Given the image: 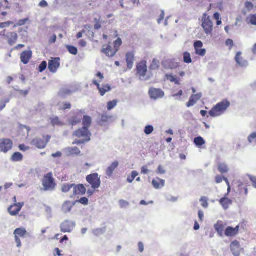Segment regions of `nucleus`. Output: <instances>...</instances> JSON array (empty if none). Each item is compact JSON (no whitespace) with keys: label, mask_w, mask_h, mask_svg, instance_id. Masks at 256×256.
Wrapping results in <instances>:
<instances>
[{"label":"nucleus","mask_w":256,"mask_h":256,"mask_svg":"<svg viewBox=\"0 0 256 256\" xmlns=\"http://www.w3.org/2000/svg\"><path fill=\"white\" fill-rule=\"evenodd\" d=\"M42 184L44 190V191H52L54 190L56 184L52 173H48L44 176Z\"/></svg>","instance_id":"obj_1"},{"label":"nucleus","mask_w":256,"mask_h":256,"mask_svg":"<svg viewBox=\"0 0 256 256\" xmlns=\"http://www.w3.org/2000/svg\"><path fill=\"white\" fill-rule=\"evenodd\" d=\"M86 180L93 189L98 188L100 186V178L98 173L95 172L87 176Z\"/></svg>","instance_id":"obj_2"},{"label":"nucleus","mask_w":256,"mask_h":256,"mask_svg":"<svg viewBox=\"0 0 256 256\" xmlns=\"http://www.w3.org/2000/svg\"><path fill=\"white\" fill-rule=\"evenodd\" d=\"M148 94L151 99L156 100L162 98L164 93L161 89L150 88L148 90Z\"/></svg>","instance_id":"obj_3"},{"label":"nucleus","mask_w":256,"mask_h":256,"mask_svg":"<svg viewBox=\"0 0 256 256\" xmlns=\"http://www.w3.org/2000/svg\"><path fill=\"white\" fill-rule=\"evenodd\" d=\"M75 226L74 222L66 220L60 224V228L62 232H70Z\"/></svg>","instance_id":"obj_4"},{"label":"nucleus","mask_w":256,"mask_h":256,"mask_svg":"<svg viewBox=\"0 0 256 256\" xmlns=\"http://www.w3.org/2000/svg\"><path fill=\"white\" fill-rule=\"evenodd\" d=\"M12 142L10 139H0V150L3 152H7L12 148Z\"/></svg>","instance_id":"obj_5"},{"label":"nucleus","mask_w":256,"mask_h":256,"mask_svg":"<svg viewBox=\"0 0 256 256\" xmlns=\"http://www.w3.org/2000/svg\"><path fill=\"white\" fill-rule=\"evenodd\" d=\"M24 206V202L14 203L13 205H11L8 208V212L11 216H16Z\"/></svg>","instance_id":"obj_6"},{"label":"nucleus","mask_w":256,"mask_h":256,"mask_svg":"<svg viewBox=\"0 0 256 256\" xmlns=\"http://www.w3.org/2000/svg\"><path fill=\"white\" fill-rule=\"evenodd\" d=\"M60 58H52L48 62V69L52 72L55 73L60 66Z\"/></svg>","instance_id":"obj_7"},{"label":"nucleus","mask_w":256,"mask_h":256,"mask_svg":"<svg viewBox=\"0 0 256 256\" xmlns=\"http://www.w3.org/2000/svg\"><path fill=\"white\" fill-rule=\"evenodd\" d=\"M74 136L78 138L86 137L87 138H90L92 134L88 130V128L83 126L82 128L76 130L74 132Z\"/></svg>","instance_id":"obj_8"},{"label":"nucleus","mask_w":256,"mask_h":256,"mask_svg":"<svg viewBox=\"0 0 256 256\" xmlns=\"http://www.w3.org/2000/svg\"><path fill=\"white\" fill-rule=\"evenodd\" d=\"M212 23L211 20L209 18H208L202 20V26L207 35L212 34Z\"/></svg>","instance_id":"obj_9"},{"label":"nucleus","mask_w":256,"mask_h":256,"mask_svg":"<svg viewBox=\"0 0 256 256\" xmlns=\"http://www.w3.org/2000/svg\"><path fill=\"white\" fill-rule=\"evenodd\" d=\"M47 143L48 141H46L44 140L41 139L40 138H36L32 141V145L40 149L44 148Z\"/></svg>","instance_id":"obj_10"},{"label":"nucleus","mask_w":256,"mask_h":256,"mask_svg":"<svg viewBox=\"0 0 256 256\" xmlns=\"http://www.w3.org/2000/svg\"><path fill=\"white\" fill-rule=\"evenodd\" d=\"M67 156L79 155L81 152L78 147H68L64 150Z\"/></svg>","instance_id":"obj_11"},{"label":"nucleus","mask_w":256,"mask_h":256,"mask_svg":"<svg viewBox=\"0 0 256 256\" xmlns=\"http://www.w3.org/2000/svg\"><path fill=\"white\" fill-rule=\"evenodd\" d=\"M86 188L82 184H74V195H84L86 192Z\"/></svg>","instance_id":"obj_12"},{"label":"nucleus","mask_w":256,"mask_h":256,"mask_svg":"<svg viewBox=\"0 0 256 256\" xmlns=\"http://www.w3.org/2000/svg\"><path fill=\"white\" fill-rule=\"evenodd\" d=\"M147 72V66L146 62L144 63H140L137 66V73L140 76L144 78Z\"/></svg>","instance_id":"obj_13"},{"label":"nucleus","mask_w":256,"mask_h":256,"mask_svg":"<svg viewBox=\"0 0 256 256\" xmlns=\"http://www.w3.org/2000/svg\"><path fill=\"white\" fill-rule=\"evenodd\" d=\"M239 231V226H237L236 228L228 226L226 228L224 234L226 236H236Z\"/></svg>","instance_id":"obj_14"},{"label":"nucleus","mask_w":256,"mask_h":256,"mask_svg":"<svg viewBox=\"0 0 256 256\" xmlns=\"http://www.w3.org/2000/svg\"><path fill=\"white\" fill-rule=\"evenodd\" d=\"M32 56V52L31 50H26L22 52L20 55L21 62L24 64H28Z\"/></svg>","instance_id":"obj_15"},{"label":"nucleus","mask_w":256,"mask_h":256,"mask_svg":"<svg viewBox=\"0 0 256 256\" xmlns=\"http://www.w3.org/2000/svg\"><path fill=\"white\" fill-rule=\"evenodd\" d=\"M118 49L113 48L110 46H107L106 48H103L102 50V52L105 54L108 57H113L115 56Z\"/></svg>","instance_id":"obj_16"},{"label":"nucleus","mask_w":256,"mask_h":256,"mask_svg":"<svg viewBox=\"0 0 256 256\" xmlns=\"http://www.w3.org/2000/svg\"><path fill=\"white\" fill-rule=\"evenodd\" d=\"M76 204V202H72L70 201L65 202L62 206V211L64 214H66L71 211L74 206Z\"/></svg>","instance_id":"obj_17"},{"label":"nucleus","mask_w":256,"mask_h":256,"mask_svg":"<svg viewBox=\"0 0 256 256\" xmlns=\"http://www.w3.org/2000/svg\"><path fill=\"white\" fill-rule=\"evenodd\" d=\"M230 106V102L227 100H223L216 104L215 107L220 112H224Z\"/></svg>","instance_id":"obj_18"},{"label":"nucleus","mask_w":256,"mask_h":256,"mask_svg":"<svg viewBox=\"0 0 256 256\" xmlns=\"http://www.w3.org/2000/svg\"><path fill=\"white\" fill-rule=\"evenodd\" d=\"M242 52H238L235 57V60L236 63L242 67L246 66L248 64L247 61L245 60L242 57H240L242 55Z\"/></svg>","instance_id":"obj_19"},{"label":"nucleus","mask_w":256,"mask_h":256,"mask_svg":"<svg viewBox=\"0 0 256 256\" xmlns=\"http://www.w3.org/2000/svg\"><path fill=\"white\" fill-rule=\"evenodd\" d=\"M134 60V54L132 52H128L126 54V61L128 69L130 70L133 67Z\"/></svg>","instance_id":"obj_20"},{"label":"nucleus","mask_w":256,"mask_h":256,"mask_svg":"<svg viewBox=\"0 0 256 256\" xmlns=\"http://www.w3.org/2000/svg\"><path fill=\"white\" fill-rule=\"evenodd\" d=\"M119 163L118 161H115L112 163V164L109 166L106 170V174L107 176L110 177L112 176L114 170L118 166Z\"/></svg>","instance_id":"obj_21"},{"label":"nucleus","mask_w":256,"mask_h":256,"mask_svg":"<svg viewBox=\"0 0 256 256\" xmlns=\"http://www.w3.org/2000/svg\"><path fill=\"white\" fill-rule=\"evenodd\" d=\"M220 203L222 204L224 210H227L229 206L232 204V200H230L226 196L220 199L219 200Z\"/></svg>","instance_id":"obj_22"},{"label":"nucleus","mask_w":256,"mask_h":256,"mask_svg":"<svg viewBox=\"0 0 256 256\" xmlns=\"http://www.w3.org/2000/svg\"><path fill=\"white\" fill-rule=\"evenodd\" d=\"M8 42L10 45H13L17 40L18 36L16 33L15 32H10L8 35Z\"/></svg>","instance_id":"obj_23"},{"label":"nucleus","mask_w":256,"mask_h":256,"mask_svg":"<svg viewBox=\"0 0 256 256\" xmlns=\"http://www.w3.org/2000/svg\"><path fill=\"white\" fill-rule=\"evenodd\" d=\"M72 94V90L66 88H60L58 95L60 96L65 98Z\"/></svg>","instance_id":"obj_24"},{"label":"nucleus","mask_w":256,"mask_h":256,"mask_svg":"<svg viewBox=\"0 0 256 256\" xmlns=\"http://www.w3.org/2000/svg\"><path fill=\"white\" fill-rule=\"evenodd\" d=\"M112 118L110 115H108L106 113H103L101 115L100 120L99 124L103 126L104 123L107 122Z\"/></svg>","instance_id":"obj_25"},{"label":"nucleus","mask_w":256,"mask_h":256,"mask_svg":"<svg viewBox=\"0 0 256 256\" xmlns=\"http://www.w3.org/2000/svg\"><path fill=\"white\" fill-rule=\"evenodd\" d=\"M92 118L88 116H84L83 118V126L88 128L92 124Z\"/></svg>","instance_id":"obj_26"},{"label":"nucleus","mask_w":256,"mask_h":256,"mask_svg":"<svg viewBox=\"0 0 256 256\" xmlns=\"http://www.w3.org/2000/svg\"><path fill=\"white\" fill-rule=\"evenodd\" d=\"M27 234V232L25 228H18L14 231L15 236L24 237Z\"/></svg>","instance_id":"obj_27"},{"label":"nucleus","mask_w":256,"mask_h":256,"mask_svg":"<svg viewBox=\"0 0 256 256\" xmlns=\"http://www.w3.org/2000/svg\"><path fill=\"white\" fill-rule=\"evenodd\" d=\"M23 156L19 152H14L11 157V160L13 162H20L22 160Z\"/></svg>","instance_id":"obj_28"},{"label":"nucleus","mask_w":256,"mask_h":256,"mask_svg":"<svg viewBox=\"0 0 256 256\" xmlns=\"http://www.w3.org/2000/svg\"><path fill=\"white\" fill-rule=\"evenodd\" d=\"M111 90V86L110 84H106L103 85L102 87L100 88L99 92L102 96H104L106 92H108Z\"/></svg>","instance_id":"obj_29"},{"label":"nucleus","mask_w":256,"mask_h":256,"mask_svg":"<svg viewBox=\"0 0 256 256\" xmlns=\"http://www.w3.org/2000/svg\"><path fill=\"white\" fill-rule=\"evenodd\" d=\"M246 22L248 24L256 26V14L250 15L246 18Z\"/></svg>","instance_id":"obj_30"},{"label":"nucleus","mask_w":256,"mask_h":256,"mask_svg":"<svg viewBox=\"0 0 256 256\" xmlns=\"http://www.w3.org/2000/svg\"><path fill=\"white\" fill-rule=\"evenodd\" d=\"M72 188H74V184H64L62 186V192L66 193L68 192Z\"/></svg>","instance_id":"obj_31"},{"label":"nucleus","mask_w":256,"mask_h":256,"mask_svg":"<svg viewBox=\"0 0 256 256\" xmlns=\"http://www.w3.org/2000/svg\"><path fill=\"white\" fill-rule=\"evenodd\" d=\"M160 68V61L154 58L151 64L150 69L151 70H156Z\"/></svg>","instance_id":"obj_32"},{"label":"nucleus","mask_w":256,"mask_h":256,"mask_svg":"<svg viewBox=\"0 0 256 256\" xmlns=\"http://www.w3.org/2000/svg\"><path fill=\"white\" fill-rule=\"evenodd\" d=\"M194 143L196 146L200 147L204 144L205 141L202 137L200 136L194 138Z\"/></svg>","instance_id":"obj_33"},{"label":"nucleus","mask_w":256,"mask_h":256,"mask_svg":"<svg viewBox=\"0 0 256 256\" xmlns=\"http://www.w3.org/2000/svg\"><path fill=\"white\" fill-rule=\"evenodd\" d=\"M66 47L68 52L72 54L76 55L78 52V49L76 47L71 45H66Z\"/></svg>","instance_id":"obj_34"},{"label":"nucleus","mask_w":256,"mask_h":256,"mask_svg":"<svg viewBox=\"0 0 256 256\" xmlns=\"http://www.w3.org/2000/svg\"><path fill=\"white\" fill-rule=\"evenodd\" d=\"M218 170L222 174L226 173L228 171V166L226 164H220L218 166Z\"/></svg>","instance_id":"obj_35"},{"label":"nucleus","mask_w":256,"mask_h":256,"mask_svg":"<svg viewBox=\"0 0 256 256\" xmlns=\"http://www.w3.org/2000/svg\"><path fill=\"white\" fill-rule=\"evenodd\" d=\"M209 114L212 117H216L220 116L221 113L215 106H214L210 112Z\"/></svg>","instance_id":"obj_36"},{"label":"nucleus","mask_w":256,"mask_h":256,"mask_svg":"<svg viewBox=\"0 0 256 256\" xmlns=\"http://www.w3.org/2000/svg\"><path fill=\"white\" fill-rule=\"evenodd\" d=\"M106 230L105 228H98L94 230L93 234L95 236H100L106 232Z\"/></svg>","instance_id":"obj_37"},{"label":"nucleus","mask_w":256,"mask_h":256,"mask_svg":"<svg viewBox=\"0 0 256 256\" xmlns=\"http://www.w3.org/2000/svg\"><path fill=\"white\" fill-rule=\"evenodd\" d=\"M184 62L186 64L192 62L190 54L188 52H186L184 53Z\"/></svg>","instance_id":"obj_38"},{"label":"nucleus","mask_w":256,"mask_h":256,"mask_svg":"<svg viewBox=\"0 0 256 256\" xmlns=\"http://www.w3.org/2000/svg\"><path fill=\"white\" fill-rule=\"evenodd\" d=\"M138 175V173L134 170L132 172L131 176H128L127 178V181L129 183H132L134 178Z\"/></svg>","instance_id":"obj_39"},{"label":"nucleus","mask_w":256,"mask_h":256,"mask_svg":"<svg viewBox=\"0 0 256 256\" xmlns=\"http://www.w3.org/2000/svg\"><path fill=\"white\" fill-rule=\"evenodd\" d=\"M154 130V128L152 125L146 126L144 129V132L146 135L151 134Z\"/></svg>","instance_id":"obj_40"},{"label":"nucleus","mask_w":256,"mask_h":256,"mask_svg":"<svg viewBox=\"0 0 256 256\" xmlns=\"http://www.w3.org/2000/svg\"><path fill=\"white\" fill-rule=\"evenodd\" d=\"M166 78L168 80H169L171 82H174L176 84H180V82L178 80L175 78L172 74H166Z\"/></svg>","instance_id":"obj_41"},{"label":"nucleus","mask_w":256,"mask_h":256,"mask_svg":"<svg viewBox=\"0 0 256 256\" xmlns=\"http://www.w3.org/2000/svg\"><path fill=\"white\" fill-rule=\"evenodd\" d=\"M90 140L91 139L90 138H86L84 140H75L72 144H78V145L81 144H84L87 142H90Z\"/></svg>","instance_id":"obj_42"},{"label":"nucleus","mask_w":256,"mask_h":256,"mask_svg":"<svg viewBox=\"0 0 256 256\" xmlns=\"http://www.w3.org/2000/svg\"><path fill=\"white\" fill-rule=\"evenodd\" d=\"M214 228H215L216 230L218 233V234L220 236H222L223 229H224L223 226L222 225H221V224H216L214 225Z\"/></svg>","instance_id":"obj_43"},{"label":"nucleus","mask_w":256,"mask_h":256,"mask_svg":"<svg viewBox=\"0 0 256 256\" xmlns=\"http://www.w3.org/2000/svg\"><path fill=\"white\" fill-rule=\"evenodd\" d=\"M47 67V62L46 61H42L38 66V70L40 72H43Z\"/></svg>","instance_id":"obj_44"},{"label":"nucleus","mask_w":256,"mask_h":256,"mask_svg":"<svg viewBox=\"0 0 256 256\" xmlns=\"http://www.w3.org/2000/svg\"><path fill=\"white\" fill-rule=\"evenodd\" d=\"M116 104L117 101L116 100H114L108 102L107 104L108 110H112L116 106Z\"/></svg>","instance_id":"obj_45"},{"label":"nucleus","mask_w":256,"mask_h":256,"mask_svg":"<svg viewBox=\"0 0 256 256\" xmlns=\"http://www.w3.org/2000/svg\"><path fill=\"white\" fill-rule=\"evenodd\" d=\"M88 202H89L88 199L87 198L82 197V198H80V200L75 201L74 202H76V203L79 202L84 206H86V205L88 204Z\"/></svg>","instance_id":"obj_46"},{"label":"nucleus","mask_w":256,"mask_h":256,"mask_svg":"<svg viewBox=\"0 0 256 256\" xmlns=\"http://www.w3.org/2000/svg\"><path fill=\"white\" fill-rule=\"evenodd\" d=\"M248 140L250 143L254 142L256 143V132H254L250 134L248 138Z\"/></svg>","instance_id":"obj_47"},{"label":"nucleus","mask_w":256,"mask_h":256,"mask_svg":"<svg viewBox=\"0 0 256 256\" xmlns=\"http://www.w3.org/2000/svg\"><path fill=\"white\" fill-rule=\"evenodd\" d=\"M197 101L196 100V99L192 96L188 102L186 103V106L188 107H190L193 106H194L196 103Z\"/></svg>","instance_id":"obj_48"},{"label":"nucleus","mask_w":256,"mask_h":256,"mask_svg":"<svg viewBox=\"0 0 256 256\" xmlns=\"http://www.w3.org/2000/svg\"><path fill=\"white\" fill-rule=\"evenodd\" d=\"M71 104L70 103L68 102H62L61 105H60V110H65L66 109H70L71 108Z\"/></svg>","instance_id":"obj_49"},{"label":"nucleus","mask_w":256,"mask_h":256,"mask_svg":"<svg viewBox=\"0 0 256 256\" xmlns=\"http://www.w3.org/2000/svg\"><path fill=\"white\" fill-rule=\"evenodd\" d=\"M196 54L201 56H204L206 54V50L204 48H198L195 50Z\"/></svg>","instance_id":"obj_50"},{"label":"nucleus","mask_w":256,"mask_h":256,"mask_svg":"<svg viewBox=\"0 0 256 256\" xmlns=\"http://www.w3.org/2000/svg\"><path fill=\"white\" fill-rule=\"evenodd\" d=\"M230 250H232V248L238 249L240 248V244L237 240L233 241L230 244Z\"/></svg>","instance_id":"obj_51"},{"label":"nucleus","mask_w":256,"mask_h":256,"mask_svg":"<svg viewBox=\"0 0 256 256\" xmlns=\"http://www.w3.org/2000/svg\"><path fill=\"white\" fill-rule=\"evenodd\" d=\"M52 124L54 126H56V125H57V126H62V123L60 122L57 116L53 118L52 120Z\"/></svg>","instance_id":"obj_52"},{"label":"nucleus","mask_w":256,"mask_h":256,"mask_svg":"<svg viewBox=\"0 0 256 256\" xmlns=\"http://www.w3.org/2000/svg\"><path fill=\"white\" fill-rule=\"evenodd\" d=\"M194 46L195 50L200 48L203 46V43L200 40H196L194 42Z\"/></svg>","instance_id":"obj_53"},{"label":"nucleus","mask_w":256,"mask_h":256,"mask_svg":"<svg viewBox=\"0 0 256 256\" xmlns=\"http://www.w3.org/2000/svg\"><path fill=\"white\" fill-rule=\"evenodd\" d=\"M119 204L121 208H126L129 206V203L128 202L122 200H120Z\"/></svg>","instance_id":"obj_54"},{"label":"nucleus","mask_w":256,"mask_h":256,"mask_svg":"<svg viewBox=\"0 0 256 256\" xmlns=\"http://www.w3.org/2000/svg\"><path fill=\"white\" fill-rule=\"evenodd\" d=\"M122 40L120 38H118L115 42H114V49H118L119 47L122 45Z\"/></svg>","instance_id":"obj_55"},{"label":"nucleus","mask_w":256,"mask_h":256,"mask_svg":"<svg viewBox=\"0 0 256 256\" xmlns=\"http://www.w3.org/2000/svg\"><path fill=\"white\" fill-rule=\"evenodd\" d=\"M152 184L153 186L156 188V189H160L161 188H160V185L158 181V180H154V179L152 181Z\"/></svg>","instance_id":"obj_56"},{"label":"nucleus","mask_w":256,"mask_h":256,"mask_svg":"<svg viewBox=\"0 0 256 256\" xmlns=\"http://www.w3.org/2000/svg\"><path fill=\"white\" fill-rule=\"evenodd\" d=\"M200 202H203L202 204V206L204 208H207L208 206V202H207V200L206 199V197H202L200 199Z\"/></svg>","instance_id":"obj_57"},{"label":"nucleus","mask_w":256,"mask_h":256,"mask_svg":"<svg viewBox=\"0 0 256 256\" xmlns=\"http://www.w3.org/2000/svg\"><path fill=\"white\" fill-rule=\"evenodd\" d=\"M245 6L248 10H250L253 8L254 4L252 2L247 1L246 2Z\"/></svg>","instance_id":"obj_58"},{"label":"nucleus","mask_w":256,"mask_h":256,"mask_svg":"<svg viewBox=\"0 0 256 256\" xmlns=\"http://www.w3.org/2000/svg\"><path fill=\"white\" fill-rule=\"evenodd\" d=\"M28 20V18H24V19H22V20H18V25L19 26H24V25L26 22Z\"/></svg>","instance_id":"obj_59"},{"label":"nucleus","mask_w":256,"mask_h":256,"mask_svg":"<svg viewBox=\"0 0 256 256\" xmlns=\"http://www.w3.org/2000/svg\"><path fill=\"white\" fill-rule=\"evenodd\" d=\"M226 44L227 46H229L230 47V50H231L234 46L233 40L231 39H228L226 42Z\"/></svg>","instance_id":"obj_60"},{"label":"nucleus","mask_w":256,"mask_h":256,"mask_svg":"<svg viewBox=\"0 0 256 256\" xmlns=\"http://www.w3.org/2000/svg\"><path fill=\"white\" fill-rule=\"evenodd\" d=\"M19 149L22 151H26L29 149L28 146H26L24 144H20L18 146Z\"/></svg>","instance_id":"obj_61"},{"label":"nucleus","mask_w":256,"mask_h":256,"mask_svg":"<svg viewBox=\"0 0 256 256\" xmlns=\"http://www.w3.org/2000/svg\"><path fill=\"white\" fill-rule=\"evenodd\" d=\"M38 6L42 8H46L48 6V4L45 0H42L39 3Z\"/></svg>","instance_id":"obj_62"},{"label":"nucleus","mask_w":256,"mask_h":256,"mask_svg":"<svg viewBox=\"0 0 256 256\" xmlns=\"http://www.w3.org/2000/svg\"><path fill=\"white\" fill-rule=\"evenodd\" d=\"M231 251L234 256H238L240 255V252L238 249L232 248Z\"/></svg>","instance_id":"obj_63"},{"label":"nucleus","mask_w":256,"mask_h":256,"mask_svg":"<svg viewBox=\"0 0 256 256\" xmlns=\"http://www.w3.org/2000/svg\"><path fill=\"white\" fill-rule=\"evenodd\" d=\"M250 179L252 182L253 186L256 188V176H250Z\"/></svg>","instance_id":"obj_64"}]
</instances>
